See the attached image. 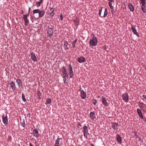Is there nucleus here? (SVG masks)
I'll return each instance as SVG.
<instances>
[{"label":"nucleus","instance_id":"obj_30","mask_svg":"<svg viewBox=\"0 0 146 146\" xmlns=\"http://www.w3.org/2000/svg\"><path fill=\"white\" fill-rule=\"evenodd\" d=\"M111 2H108V3L109 5V6L111 9V11H112V10L113 9V7L112 5V4H111Z\"/></svg>","mask_w":146,"mask_h":146},{"label":"nucleus","instance_id":"obj_3","mask_svg":"<svg viewBox=\"0 0 146 146\" xmlns=\"http://www.w3.org/2000/svg\"><path fill=\"white\" fill-rule=\"evenodd\" d=\"M83 133L84 137L86 139H88V135L89 134L88 133V127L86 126H84L83 127Z\"/></svg>","mask_w":146,"mask_h":146},{"label":"nucleus","instance_id":"obj_32","mask_svg":"<svg viewBox=\"0 0 146 146\" xmlns=\"http://www.w3.org/2000/svg\"><path fill=\"white\" fill-rule=\"evenodd\" d=\"M62 73L67 72L66 69V68L64 66L62 68Z\"/></svg>","mask_w":146,"mask_h":146},{"label":"nucleus","instance_id":"obj_31","mask_svg":"<svg viewBox=\"0 0 146 146\" xmlns=\"http://www.w3.org/2000/svg\"><path fill=\"white\" fill-rule=\"evenodd\" d=\"M102 8H103V7H101L99 10V14L100 16V15L101 14L102 11Z\"/></svg>","mask_w":146,"mask_h":146},{"label":"nucleus","instance_id":"obj_4","mask_svg":"<svg viewBox=\"0 0 146 146\" xmlns=\"http://www.w3.org/2000/svg\"><path fill=\"white\" fill-rule=\"evenodd\" d=\"M47 34L48 35V36L50 38L52 37L53 34V30L51 28L48 27L47 29Z\"/></svg>","mask_w":146,"mask_h":146},{"label":"nucleus","instance_id":"obj_17","mask_svg":"<svg viewBox=\"0 0 146 146\" xmlns=\"http://www.w3.org/2000/svg\"><path fill=\"white\" fill-rule=\"evenodd\" d=\"M90 118L93 120L96 118L95 114L93 112H91L90 113Z\"/></svg>","mask_w":146,"mask_h":146},{"label":"nucleus","instance_id":"obj_7","mask_svg":"<svg viewBox=\"0 0 146 146\" xmlns=\"http://www.w3.org/2000/svg\"><path fill=\"white\" fill-rule=\"evenodd\" d=\"M33 136L36 137H38L39 135L38 131L37 129H35L33 131Z\"/></svg>","mask_w":146,"mask_h":146},{"label":"nucleus","instance_id":"obj_56","mask_svg":"<svg viewBox=\"0 0 146 146\" xmlns=\"http://www.w3.org/2000/svg\"><path fill=\"white\" fill-rule=\"evenodd\" d=\"M38 99L40 100L41 99V98L40 97V96H38Z\"/></svg>","mask_w":146,"mask_h":146},{"label":"nucleus","instance_id":"obj_5","mask_svg":"<svg viewBox=\"0 0 146 146\" xmlns=\"http://www.w3.org/2000/svg\"><path fill=\"white\" fill-rule=\"evenodd\" d=\"M122 99L125 102L127 103L128 102V97L127 94L126 93L123 94L122 96Z\"/></svg>","mask_w":146,"mask_h":146},{"label":"nucleus","instance_id":"obj_46","mask_svg":"<svg viewBox=\"0 0 146 146\" xmlns=\"http://www.w3.org/2000/svg\"><path fill=\"white\" fill-rule=\"evenodd\" d=\"M30 9H31L30 7H29V10H28V13L29 14L30 13Z\"/></svg>","mask_w":146,"mask_h":146},{"label":"nucleus","instance_id":"obj_54","mask_svg":"<svg viewBox=\"0 0 146 146\" xmlns=\"http://www.w3.org/2000/svg\"><path fill=\"white\" fill-rule=\"evenodd\" d=\"M144 101L146 103V97L145 98Z\"/></svg>","mask_w":146,"mask_h":146},{"label":"nucleus","instance_id":"obj_35","mask_svg":"<svg viewBox=\"0 0 146 146\" xmlns=\"http://www.w3.org/2000/svg\"><path fill=\"white\" fill-rule=\"evenodd\" d=\"M92 102L94 105H96L97 102L96 99H93L92 100Z\"/></svg>","mask_w":146,"mask_h":146},{"label":"nucleus","instance_id":"obj_15","mask_svg":"<svg viewBox=\"0 0 146 146\" xmlns=\"http://www.w3.org/2000/svg\"><path fill=\"white\" fill-rule=\"evenodd\" d=\"M12 89L14 91L15 90L16 88L15 83L13 81H11L10 84Z\"/></svg>","mask_w":146,"mask_h":146},{"label":"nucleus","instance_id":"obj_24","mask_svg":"<svg viewBox=\"0 0 146 146\" xmlns=\"http://www.w3.org/2000/svg\"><path fill=\"white\" fill-rule=\"evenodd\" d=\"M51 102V100L50 98L47 99L46 100L45 104H50Z\"/></svg>","mask_w":146,"mask_h":146},{"label":"nucleus","instance_id":"obj_28","mask_svg":"<svg viewBox=\"0 0 146 146\" xmlns=\"http://www.w3.org/2000/svg\"><path fill=\"white\" fill-rule=\"evenodd\" d=\"M69 72V75L70 76V77L71 78H72L73 77V76L74 74L73 73V72Z\"/></svg>","mask_w":146,"mask_h":146},{"label":"nucleus","instance_id":"obj_48","mask_svg":"<svg viewBox=\"0 0 146 146\" xmlns=\"http://www.w3.org/2000/svg\"><path fill=\"white\" fill-rule=\"evenodd\" d=\"M140 104L141 105V107H142V106L141 105H143V102H140Z\"/></svg>","mask_w":146,"mask_h":146},{"label":"nucleus","instance_id":"obj_51","mask_svg":"<svg viewBox=\"0 0 146 146\" xmlns=\"http://www.w3.org/2000/svg\"><path fill=\"white\" fill-rule=\"evenodd\" d=\"M90 146H95L92 143L90 144Z\"/></svg>","mask_w":146,"mask_h":146},{"label":"nucleus","instance_id":"obj_10","mask_svg":"<svg viewBox=\"0 0 146 146\" xmlns=\"http://www.w3.org/2000/svg\"><path fill=\"white\" fill-rule=\"evenodd\" d=\"M23 19L25 22V26H27L28 24L29 23V21L27 19V16L25 15H23Z\"/></svg>","mask_w":146,"mask_h":146},{"label":"nucleus","instance_id":"obj_33","mask_svg":"<svg viewBox=\"0 0 146 146\" xmlns=\"http://www.w3.org/2000/svg\"><path fill=\"white\" fill-rule=\"evenodd\" d=\"M140 1L142 5L146 4V3L145 0H140Z\"/></svg>","mask_w":146,"mask_h":146},{"label":"nucleus","instance_id":"obj_41","mask_svg":"<svg viewBox=\"0 0 146 146\" xmlns=\"http://www.w3.org/2000/svg\"><path fill=\"white\" fill-rule=\"evenodd\" d=\"M121 137L119 136V143H121Z\"/></svg>","mask_w":146,"mask_h":146},{"label":"nucleus","instance_id":"obj_39","mask_svg":"<svg viewBox=\"0 0 146 146\" xmlns=\"http://www.w3.org/2000/svg\"><path fill=\"white\" fill-rule=\"evenodd\" d=\"M54 12H51L50 14V15L51 17H52L54 15Z\"/></svg>","mask_w":146,"mask_h":146},{"label":"nucleus","instance_id":"obj_19","mask_svg":"<svg viewBox=\"0 0 146 146\" xmlns=\"http://www.w3.org/2000/svg\"><path fill=\"white\" fill-rule=\"evenodd\" d=\"M16 82L18 84L19 87L20 86L22 85V84L21 80L20 79H17L16 80Z\"/></svg>","mask_w":146,"mask_h":146},{"label":"nucleus","instance_id":"obj_11","mask_svg":"<svg viewBox=\"0 0 146 146\" xmlns=\"http://www.w3.org/2000/svg\"><path fill=\"white\" fill-rule=\"evenodd\" d=\"M31 55V58L33 61L34 62H36L37 61V59L35 55V53L33 52H31L30 53Z\"/></svg>","mask_w":146,"mask_h":146},{"label":"nucleus","instance_id":"obj_44","mask_svg":"<svg viewBox=\"0 0 146 146\" xmlns=\"http://www.w3.org/2000/svg\"><path fill=\"white\" fill-rule=\"evenodd\" d=\"M64 80V83L65 84H67V82L66 81L67 80Z\"/></svg>","mask_w":146,"mask_h":146},{"label":"nucleus","instance_id":"obj_16","mask_svg":"<svg viewBox=\"0 0 146 146\" xmlns=\"http://www.w3.org/2000/svg\"><path fill=\"white\" fill-rule=\"evenodd\" d=\"M70 45V44H68V42L65 41L64 42V48L65 50L68 49L70 47V46H68V45Z\"/></svg>","mask_w":146,"mask_h":146},{"label":"nucleus","instance_id":"obj_23","mask_svg":"<svg viewBox=\"0 0 146 146\" xmlns=\"http://www.w3.org/2000/svg\"><path fill=\"white\" fill-rule=\"evenodd\" d=\"M60 138H58L57 139L55 143V145H58L61 146V144L60 143Z\"/></svg>","mask_w":146,"mask_h":146},{"label":"nucleus","instance_id":"obj_57","mask_svg":"<svg viewBox=\"0 0 146 146\" xmlns=\"http://www.w3.org/2000/svg\"><path fill=\"white\" fill-rule=\"evenodd\" d=\"M54 146H60V145H55Z\"/></svg>","mask_w":146,"mask_h":146},{"label":"nucleus","instance_id":"obj_60","mask_svg":"<svg viewBox=\"0 0 146 146\" xmlns=\"http://www.w3.org/2000/svg\"><path fill=\"white\" fill-rule=\"evenodd\" d=\"M22 11V13H23V11Z\"/></svg>","mask_w":146,"mask_h":146},{"label":"nucleus","instance_id":"obj_14","mask_svg":"<svg viewBox=\"0 0 146 146\" xmlns=\"http://www.w3.org/2000/svg\"><path fill=\"white\" fill-rule=\"evenodd\" d=\"M102 101L103 104L105 106H108V102L107 101V100H106L105 98L103 96L102 97Z\"/></svg>","mask_w":146,"mask_h":146},{"label":"nucleus","instance_id":"obj_21","mask_svg":"<svg viewBox=\"0 0 146 146\" xmlns=\"http://www.w3.org/2000/svg\"><path fill=\"white\" fill-rule=\"evenodd\" d=\"M118 124L116 123H115L114 124H113V125L112 126V128L114 129H117L118 128Z\"/></svg>","mask_w":146,"mask_h":146},{"label":"nucleus","instance_id":"obj_40","mask_svg":"<svg viewBox=\"0 0 146 146\" xmlns=\"http://www.w3.org/2000/svg\"><path fill=\"white\" fill-rule=\"evenodd\" d=\"M60 20L61 21L63 19V15L62 14H61L60 15Z\"/></svg>","mask_w":146,"mask_h":146},{"label":"nucleus","instance_id":"obj_8","mask_svg":"<svg viewBox=\"0 0 146 146\" xmlns=\"http://www.w3.org/2000/svg\"><path fill=\"white\" fill-rule=\"evenodd\" d=\"M77 60L80 63L84 62L86 61L85 58L83 57L78 58L77 59Z\"/></svg>","mask_w":146,"mask_h":146},{"label":"nucleus","instance_id":"obj_36","mask_svg":"<svg viewBox=\"0 0 146 146\" xmlns=\"http://www.w3.org/2000/svg\"><path fill=\"white\" fill-rule=\"evenodd\" d=\"M21 125L23 127H24L25 126V123L24 120H23V122L21 123Z\"/></svg>","mask_w":146,"mask_h":146},{"label":"nucleus","instance_id":"obj_1","mask_svg":"<svg viewBox=\"0 0 146 146\" xmlns=\"http://www.w3.org/2000/svg\"><path fill=\"white\" fill-rule=\"evenodd\" d=\"M33 12L34 14L36 13H38V17L37 18H42L44 17L45 13L44 11H40L39 9H34L33 11Z\"/></svg>","mask_w":146,"mask_h":146},{"label":"nucleus","instance_id":"obj_45","mask_svg":"<svg viewBox=\"0 0 146 146\" xmlns=\"http://www.w3.org/2000/svg\"><path fill=\"white\" fill-rule=\"evenodd\" d=\"M142 97L145 99L146 97V96L145 95H143Z\"/></svg>","mask_w":146,"mask_h":146},{"label":"nucleus","instance_id":"obj_2","mask_svg":"<svg viewBox=\"0 0 146 146\" xmlns=\"http://www.w3.org/2000/svg\"><path fill=\"white\" fill-rule=\"evenodd\" d=\"M97 39L96 37L94 36L92 39H90V46H94L97 45Z\"/></svg>","mask_w":146,"mask_h":146},{"label":"nucleus","instance_id":"obj_38","mask_svg":"<svg viewBox=\"0 0 146 146\" xmlns=\"http://www.w3.org/2000/svg\"><path fill=\"white\" fill-rule=\"evenodd\" d=\"M37 96L39 97L41 96L40 92L39 91H38L37 92Z\"/></svg>","mask_w":146,"mask_h":146},{"label":"nucleus","instance_id":"obj_55","mask_svg":"<svg viewBox=\"0 0 146 146\" xmlns=\"http://www.w3.org/2000/svg\"><path fill=\"white\" fill-rule=\"evenodd\" d=\"M80 88V90H79V91H81V86H80V88Z\"/></svg>","mask_w":146,"mask_h":146},{"label":"nucleus","instance_id":"obj_42","mask_svg":"<svg viewBox=\"0 0 146 146\" xmlns=\"http://www.w3.org/2000/svg\"><path fill=\"white\" fill-rule=\"evenodd\" d=\"M117 141L119 142V134L117 135Z\"/></svg>","mask_w":146,"mask_h":146},{"label":"nucleus","instance_id":"obj_52","mask_svg":"<svg viewBox=\"0 0 146 146\" xmlns=\"http://www.w3.org/2000/svg\"><path fill=\"white\" fill-rule=\"evenodd\" d=\"M29 145L30 146H33L31 143H30Z\"/></svg>","mask_w":146,"mask_h":146},{"label":"nucleus","instance_id":"obj_59","mask_svg":"<svg viewBox=\"0 0 146 146\" xmlns=\"http://www.w3.org/2000/svg\"><path fill=\"white\" fill-rule=\"evenodd\" d=\"M22 11V13H23V11Z\"/></svg>","mask_w":146,"mask_h":146},{"label":"nucleus","instance_id":"obj_13","mask_svg":"<svg viewBox=\"0 0 146 146\" xmlns=\"http://www.w3.org/2000/svg\"><path fill=\"white\" fill-rule=\"evenodd\" d=\"M137 111L141 119H143V117L141 110L139 108H138L137 110Z\"/></svg>","mask_w":146,"mask_h":146},{"label":"nucleus","instance_id":"obj_25","mask_svg":"<svg viewBox=\"0 0 146 146\" xmlns=\"http://www.w3.org/2000/svg\"><path fill=\"white\" fill-rule=\"evenodd\" d=\"M108 10L106 8L105 10L104 14L103 17H106L108 14Z\"/></svg>","mask_w":146,"mask_h":146},{"label":"nucleus","instance_id":"obj_9","mask_svg":"<svg viewBox=\"0 0 146 146\" xmlns=\"http://www.w3.org/2000/svg\"><path fill=\"white\" fill-rule=\"evenodd\" d=\"M2 121L4 124L5 125H7L8 123V119L7 115L4 117V115L2 116Z\"/></svg>","mask_w":146,"mask_h":146},{"label":"nucleus","instance_id":"obj_37","mask_svg":"<svg viewBox=\"0 0 146 146\" xmlns=\"http://www.w3.org/2000/svg\"><path fill=\"white\" fill-rule=\"evenodd\" d=\"M81 126H82V125L80 123H78V125H77V127L78 128H80V129H81L82 128L81 127Z\"/></svg>","mask_w":146,"mask_h":146},{"label":"nucleus","instance_id":"obj_34","mask_svg":"<svg viewBox=\"0 0 146 146\" xmlns=\"http://www.w3.org/2000/svg\"><path fill=\"white\" fill-rule=\"evenodd\" d=\"M36 5L37 7H40V5L41 3L39 1H37L36 2Z\"/></svg>","mask_w":146,"mask_h":146},{"label":"nucleus","instance_id":"obj_49","mask_svg":"<svg viewBox=\"0 0 146 146\" xmlns=\"http://www.w3.org/2000/svg\"><path fill=\"white\" fill-rule=\"evenodd\" d=\"M63 78H64V80H66L67 79V77H63Z\"/></svg>","mask_w":146,"mask_h":146},{"label":"nucleus","instance_id":"obj_6","mask_svg":"<svg viewBox=\"0 0 146 146\" xmlns=\"http://www.w3.org/2000/svg\"><path fill=\"white\" fill-rule=\"evenodd\" d=\"M131 27L132 32L133 33L136 35L137 37L139 36V35L137 32V30L136 29L135 26L133 25H131Z\"/></svg>","mask_w":146,"mask_h":146},{"label":"nucleus","instance_id":"obj_47","mask_svg":"<svg viewBox=\"0 0 146 146\" xmlns=\"http://www.w3.org/2000/svg\"><path fill=\"white\" fill-rule=\"evenodd\" d=\"M43 1V0H40L39 1L41 3H42Z\"/></svg>","mask_w":146,"mask_h":146},{"label":"nucleus","instance_id":"obj_27","mask_svg":"<svg viewBox=\"0 0 146 146\" xmlns=\"http://www.w3.org/2000/svg\"><path fill=\"white\" fill-rule=\"evenodd\" d=\"M77 41V39H76L75 40L73 41L72 42V45L73 47L74 48L76 47V43Z\"/></svg>","mask_w":146,"mask_h":146},{"label":"nucleus","instance_id":"obj_26","mask_svg":"<svg viewBox=\"0 0 146 146\" xmlns=\"http://www.w3.org/2000/svg\"><path fill=\"white\" fill-rule=\"evenodd\" d=\"M63 75L64 76V77H67V79H68V74L66 72H63Z\"/></svg>","mask_w":146,"mask_h":146},{"label":"nucleus","instance_id":"obj_43","mask_svg":"<svg viewBox=\"0 0 146 146\" xmlns=\"http://www.w3.org/2000/svg\"><path fill=\"white\" fill-rule=\"evenodd\" d=\"M50 10L51 12H54V9L53 8H51Z\"/></svg>","mask_w":146,"mask_h":146},{"label":"nucleus","instance_id":"obj_58","mask_svg":"<svg viewBox=\"0 0 146 146\" xmlns=\"http://www.w3.org/2000/svg\"><path fill=\"white\" fill-rule=\"evenodd\" d=\"M144 146H146V144L144 145Z\"/></svg>","mask_w":146,"mask_h":146},{"label":"nucleus","instance_id":"obj_53","mask_svg":"<svg viewBox=\"0 0 146 146\" xmlns=\"http://www.w3.org/2000/svg\"><path fill=\"white\" fill-rule=\"evenodd\" d=\"M109 2H112L113 1V0H108Z\"/></svg>","mask_w":146,"mask_h":146},{"label":"nucleus","instance_id":"obj_12","mask_svg":"<svg viewBox=\"0 0 146 146\" xmlns=\"http://www.w3.org/2000/svg\"><path fill=\"white\" fill-rule=\"evenodd\" d=\"M81 94L82 98L84 99L86 98V93L83 90L81 91Z\"/></svg>","mask_w":146,"mask_h":146},{"label":"nucleus","instance_id":"obj_22","mask_svg":"<svg viewBox=\"0 0 146 146\" xmlns=\"http://www.w3.org/2000/svg\"><path fill=\"white\" fill-rule=\"evenodd\" d=\"M68 70L69 72H73L72 67L71 64H70L68 66Z\"/></svg>","mask_w":146,"mask_h":146},{"label":"nucleus","instance_id":"obj_29","mask_svg":"<svg viewBox=\"0 0 146 146\" xmlns=\"http://www.w3.org/2000/svg\"><path fill=\"white\" fill-rule=\"evenodd\" d=\"M22 99L23 100L24 102H26V100L25 98V96L23 93H22Z\"/></svg>","mask_w":146,"mask_h":146},{"label":"nucleus","instance_id":"obj_18","mask_svg":"<svg viewBox=\"0 0 146 146\" xmlns=\"http://www.w3.org/2000/svg\"><path fill=\"white\" fill-rule=\"evenodd\" d=\"M142 10L144 13H146V4L142 5L141 6Z\"/></svg>","mask_w":146,"mask_h":146},{"label":"nucleus","instance_id":"obj_20","mask_svg":"<svg viewBox=\"0 0 146 146\" xmlns=\"http://www.w3.org/2000/svg\"><path fill=\"white\" fill-rule=\"evenodd\" d=\"M128 6L129 9L131 11H134V8L132 4L131 3H129L128 4Z\"/></svg>","mask_w":146,"mask_h":146},{"label":"nucleus","instance_id":"obj_50","mask_svg":"<svg viewBox=\"0 0 146 146\" xmlns=\"http://www.w3.org/2000/svg\"><path fill=\"white\" fill-rule=\"evenodd\" d=\"M29 13H28L26 15H25V16H27V17L29 16Z\"/></svg>","mask_w":146,"mask_h":146}]
</instances>
